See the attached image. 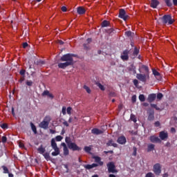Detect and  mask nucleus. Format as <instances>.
I'll return each instance as SVG.
<instances>
[{
  "instance_id": "nucleus-1",
  "label": "nucleus",
  "mask_w": 177,
  "mask_h": 177,
  "mask_svg": "<svg viewBox=\"0 0 177 177\" xmlns=\"http://www.w3.org/2000/svg\"><path fill=\"white\" fill-rule=\"evenodd\" d=\"M141 68L144 70L145 73H137L136 78L139 81H141V82L146 84V82H147V80H150V70L149 69V66L146 65H142Z\"/></svg>"
},
{
  "instance_id": "nucleus-2",
  "label": "nucleus",
  "mask_w": 177,
  "mask_h": 177,
  "mask_svg": "<svg viewBox=\"0 0 177 177\" xmlns=\"http://www.w3.org/2000/svg\"><path fill=\"white\" fill-rule=\"evenodd\" d=\"M65 142L70 150H73V151H81L82 148L78 147L75 142H71V138L70 137H66Z\"/></svg>"
},
{
  "instance_id": "nucleus-3",
  "label": "nucleus",
  "mask_w": 177,
  "mask_h": 177,
  "mask_svg": "<svg viewBox=\"0 0 177 177\" xmlns=\"http://www.w3.org/2000/svg\"><path fill=\"white\" fill-rule=\"evenodd\" d=\"M73 57H77V55L73 53H67L61 57L60 61L66 62V63H69V64L73 66L74 64V59Z\"/></svg>"
},
{
  "instance_id": "nucleus-4",
  "label": "nucleus",
  "mask_w": 177,
  "mask_h": 177,
  "mask_svg": "<svg viewBox=\"0 0 177 177\" xmlns=\"http://www.w3.org/2000/svg\"><path fill=\"white\" fill-rule=\"evenodd\" d=\"M51 147L54 150V151L51 153L53 157H56L60 154V149L57 147V144L56 143V140L55 138L51 139Z\"/></svg>"
},
{
  "instance_id": "nucleus-5",
  "label": "nucleus",
  "mask_w": 177,
  "mask_h": 177,
  "mask_svg": "<svg viewBox=\"0 0 177 177\" xmlns=\"http://www.w3.org/2000/svg\"><path fill=\"white\" fill-rule=\"evenodd\" d=\"M162 23L163 24H168L169 26H171V24H174V19H172V17L169 15H164L162 18Z\"/></svg>"
},
{
  "instance_id": "nucleus-6",
  "label": "nucleus",
  "mask_w": 177,
  "mask_h": 177,
  "mask_svg": "<svg viewBox=\"0 0 177 177\" xmlns=\"http://www.w3.org/2000/svg\"><path fill=\"white\" fill-rule=\"evenodd\" d=\"M107 167H108V172L109 174H117L118 171L115 169V165L113 162H110L109 163L107 164Z\"/></svg>"
},
{
  "instance_id": "nucleus-7",
  "label": "nucleus",
  "mask_w": 177,
  "mask_h": 177,
  "mask_svg": "<svg viewBox=\"0 0 177 177\" xmlns=\"http://www.w3.org/2000/svg\"><path fill=\"white\" fill-rule=\"evenodd\" d=\"M46 118H48L47 117H46L44 120L42 122H41L39 124V128H42L43 129H48V128H49V122L50 121L47 120Z\"/></svg>"
},
{
  "instance_id": "nucleus-8",
  "label": "nucleus",
  "mask_w": 177,
  "mask_h": 177,
  "mask_svg": "<svg viewBox=\"0 0 177 177\" xmlns=\"http://www.w3.org/2000/svg\"><path fill=\"white\" fill-rule=\"evenodd\" d=\"M120 59H122L123 62H128V60H129V50L126 49L123 50Z\"/></svg>"
},
{
  "instance_id": "nucleus-9",
  "label": "nucleus",
  "mask_w": 177,
  "mask_h": 177,
  "mask_svg": "<svg viewBox=\"0 0 177 177\" xmlns=\"http://www.w3.org/2000/svg\"><path fill=\"white\" fill-rule=\"evenodd\" d=\"M153 171L157 176H160L161 174V165L160 163H156L153 165Z\"/></svg>"
},
{
  "instance_id": "nucleus-10",
  "label": "nucleus",
  "mask_w": 177,
  "mask_h": 177,
  "mask_svg": "<svg viewBox=\"0 0 177 177\" xmlns=\"http://www.w3.org/2000/svg\"><path fill=\"white\" fill-rule=\"evenodd\" d=\"M119 17L120 19H122L124 21H127L129 16L127 15V12H125V10L120 9L119 11Z\"/></svg>"
},
{
  "instance_id": "nucleus-11",
  "label": "nucleus",
  "mask_w": 177,
  "mask_h": 177,
  "mask_svg": "<svg viewBox=\"0 0 177 177\" xmlns=\"http://www.w3.org/2000/svg\"><path fill=\"white\" fill-rule=\"evenodd\" d=\"M149 140L151 143H161V139L156 136H151L149 137Z\"/></svg>"
},
{
  "instance_id": "nucleus-12",
  "label": "nucleus",
  "mask_w": 177,
  "mask_h": 177,
  "mask_svg": "<svg viewBox=\"0 0 177 177\" xmlns=\"http://www.w3.org/2000/svg\"><path fill=\"white\" fill-rule=\"evenodd\" d=\"M158 5H160V1L158 0H151L150 6L153 9H156Z\"/></svg>"
},
{
  "instance_id": "nucleus-13",
  "label": "nucleus",
  "mask_w": 177,
  "mask_h": 177,
  "mask_svg": "<svg viewBox=\"0 0 177 177\" xmlns=\"http://www.w3.org/2000/svg\"><path fill=\"white\" fill-rule=\"evenodd\" d=\"M159 138L161 139V140H165V139H168V133L164 131H160L159 133Z\"/></svg>"
},
{
  "instance_id": "nucleus-14",
  "label": "nucleus",
  "mask_w": 177,
  "mask_h": 177,
  "mask_svg": "<svg viewBox=\"0 0 177 177\" xmlns=\"http://www.w3.org/2000/svg\"><path fill=\"white\" fill-rule=\"evenodd\" d=\"M156 97H157V95L156 94H149L147 98L149 103H152V102H154L156 100Z\"/></svg>"
},
{
  "instance_id": "nucleus-15",
  "label": "nucleus",
  "mask_w": 177,
  "mask_h": 177,
  "mask_svg": "<svg viewBox=\"0 0 177 177\" xmlns=\"http://www.w3.org/2000/svg\"><path fill=\"white\" fill-rule=\"evenodd\" d=\"M93 158L95 160V162H97L96 164H97L98 166L100 165V167H102L103 165L104 162L103 161H102V158H100V157L94 156Z\"/></svg>"
},
{
  "instance_id": "nucleus-16",
  "label": "nucleus",
  "mask_w": 177,
  "mask_h": 177,
  "mask_svg": "<svg viewBox=\"0 0 177 177\" xmlns=\"http://www.w3.org/2000/svg\"><path fill=\"white\" fill-rule=\"evenodd\" d=\"M96 167H99V165L97 163H93L91 165H84V167L85 169H92V168H96Z\"/></svg>"
},
{
  "instance_id": "nucleus-17",
  "label": "nucleus",
  "mask_w": 177,
  "mask_h": 177,
  "mask_svg": "<svg viewBox=\"0 0 177 177\" xmlns=\"http://www.w3.org/2000/svg\"><path fill=\"white\" fill-rule=\"evenodd\" d=\"M117 142L119 145H125L127 143V138L124 136H120L118 138Z\"/></svg>"
},
{
  "instance_id": "nucleus-18",
  "label": "nucleus",
  "mask_w": 177,
  "mask_h": 177,
  "mask_svg": "<svg viewBox=\"0 0 177 177\" xmlns=\"http://www.w3.org/2000/svg\"><path fill=\"white\" fill-rule=\"evenodd\" d=\"M91 133L93 135H102V133H103V131L97 128H94L91 130Z\"/></svg>"
},
{
  "instance_id": "nucleus-19",
  "label": "nucleus",
  "mask_w": 177,
  "mask_h": 177,
  "mask_svg": "<svg viewBox=\"0 0 177 177\" xmlns=\"http://www.w3.org/2000/svg\"><path fill=\"white\" fill-rule=\"evenodd\" d=\"M77 12L78 15H85L86 10L82 6L77 7Z\"/></svg>"
},
{
  "instance_id": "nucleus-20",
  "label": "nucleus",
  "mask_w": 177,
  "mask_h": 177,
  "mask_svg": "<svg viewBox=\"0 0 177 177\" xmlns=\"http://www.w3.org/2000/svg\"><path fill=\"white\" fill-rule=\"evenodd\" d=\"M68 66H72L70 63L68 62H64V63H59L58 64V67L59 68H66V67H68Z\"/></svg>"
},
{
  "instance_id": "nucleus-21",
  "label": "nucleus",
  "mask_w": 177,
  "mask_h": 177,
  "mask_svg": "<svg viewBox=\"0 0 177 177\" xmlns=\"http://www.w3.org/2000/svg\"><path fill=\"white\" fill-rule=\"evenodd\" d=\"M154 120V111L148 112V121H153Z\"/></svg>"
},
{
  "instance_id": "nucleus-22",
  "label": "nucleus",
  "mask_w": 177,
  "mask_h": 177,
  "mask_svg": "<svg viewBox=\"0 0 177 177\" xmlns=\"http://www.w3.org/2000/svg\"><path fill=\"white\" fill-rule=\"evenodd\" d=\"M102 28H104V27H110V21L107 20H104L101 24Z\"/></svg>"
},
{
  "instance_id": "nucleus-23",
  "label": "nucleus",
  "mask_w": 177,
  "mask_h": 177,
  "mask_svg": "<svg viewBox=\"0 0 177 177\" xmlns=\"http://www.w3.org/2000/svg\"><path fill=\"white\" fill-rule=\"evenodd\" d=\"M34 64H35L36 66H44V64H45V62L43 60L37 59L36 61H34Z\"/></svg>"
},
{
  "instance_id": "nucleus-24",
  "label": "nucleus",
  "mask_w": 177,
  "mask_h": 177,
  "mask_svg": "<svg viewBox=\"0 0 177 177\" xmlns=\"http://www.w3.org/2000/svg\"><path fill=\"white\" fill-rule=\"evenodd\" d=\"M140 52V50H139V48H138L137 47H135L133 52V55L134 56V57H137Z\"/></svg>"
},
{
  "instance_id": "nucleus-25",
  "label": "nucleus",
  "mask_w": 177,
  "mask_h": 177,
  "mask_svg": "<svg viewBox=\"0 0 177 177\" xmlns=\"http://www.w3.org/2000/svg\"><path fill=\"white\" fill-rule=\"evenodd\" d=\"M126 37L129 38H133L135 33L132 32L131 30L125 32Z\"/></svg>"
},
{
  "instance_id": "nucleus-26",
  "label": "nucleus",
  "mask_w": 177,
  "mask_h": 177,
  "mask_svg": "<svg viewBox=\"0 0 177 177\" xmlns=\"http://www.w3.org/2000/svg\"><path fill=\"white\" fill-rule=\"evenodd\" d=\"M37 151L40 153V154H44L46 149L45 148H44L43 145H41L38 149H37Z\"/></svg>"
},
{
  "instance_id": "nucleus-27",
  "label": "nucleus",
  "mask_w": 177,
  "mask_h": 177,
  "mask_svg": "<svg viewBox=\"0 0 177 177\" xmlns=\"http://www.w3.org/2000/svg\"><path fill=\"white\" fill-rule=\"evenodd\" d=\"M45 160H46V161H50L52 160V158L50 157V155H49V153L46 152L45 153L43 154Z\"/></svg>"
},
{
  "instance_id": "nucleus-28",
  "label": "nucleus",
  "mask_w": 177,
  "mask_h": 177,
  "mask_svg": "<svg viewBox=\"0 0 177 177\" xmlns=\"http://www.w3.org/2000/svg\"><path fill=\"white\" fill-rule=\"evenodd\" d=\"M106 146L110 147V146H113V147H117V144L114 143V142L113 141V140H110L109 141H108V142L106 143Z\"/></svg>"
},
{
  "instance_id": "nucleus-29",
  "label": "nucleus",
  "mask_w": 177,
  "mask_h": 177,
  "mask_svg": "<svg viewBox=\"0 0 177 177\" xmlns=\"http://www.w3.org/2000/svg\"><path fill=\"white\" fill-rule=\"evenodd\" d=\"M154 147H156V145H154L153 144H149L148 145L147 147V151H153V150H154Z\"/></svg>"
},
{
  "instance_id": "nucleus-30",
  "label": "nucleus",
  "mask_w": 177,
  "mask_h": 177,
  "mask_svg": "<svg viewBox=\"0 0 177 177\" xmlns=\"http://www.w3.org/2000/svg\"><path fill=\"white\" fill-rule=\"evenodd\" d=\"M30 127L32 132L35 133V135H37V127L34 125V123L30 122Z\"/></svg>"
},
{
  "instance_id": "nucleus-31",
  "label": "nucleus",
  "mask_w": 177,
  "mask_h": 177,
  "mask_svg": "<svg viewBox=\"0 0 177 177\" xmlns=\"http://www.w3.org/2000/svg\"><path fill=\"white\" fill-rule=\"evenodd\" d=\"M95 85H97V86H98L101 91H106V88H104V86H103L101 83L96 82Z\"/></svg>"
},
{
  "instance_id": "nucleus-32",
  "label": "nucleus",
  "mask_w": 177,
  "mask_h": 177,
  "mask_svg": "<svg viewBox=\"0 0 177 177\" xmlns=\"http://www.w3.org/2000/svg\"><path fill=\"white\" fill-rule=\"evenodd\" d=\"M165 1V3L166 4L167 6H168V8H171V6H172V2L171 1V0H164Z\"/></svg>"
},
{
  "instance_id": "nucleus-33",
  "label": "nucleus",
  "mask_w": 177,
  "mask_h": 177,
  "mask_svg": "<svg viewBox=\"0 0 177 177\" xmlns=\"http://www.w3.org/2000/svg\"><path fill=\"white\" fill-rule=\"evenodd\" d=\"M138 99L140 102H145V100H146V97H145V95L140 94L138 97Z\"/></svg>"
},
{
  "instance_id": "nucleus-34",
  "label": "nucleus",
  "mask_w": 177,
  "mask_h": 177,
  "mask_svg": "<svg viewBox=\"0 0 177 177\" xmlns=\"http://www.w3.org/2000/svg\"><path fill=\"white\" fill-rule=\"evenodd\" d=\"M64 156H68V154H70V151H68V148H64Z\"/></svg>"
},
{
  "instance_id": "nucleus-35",
  "label": "nucleus",
  "mask_w": 177,
  "mask_h": 177,
  "mask_svg": "<svg viewBox=\"0 0 177 177\" xmlns=\"http://www.w3.org/2000/svg\"><path fill=\"white\" fill-rule=\"evenodd\" d=\"M84 150L86 153H91V150H92V149L90 147L86 146L84 147Z\"/></svg>"
},
{
  "instance_id": "nucleus-36",
  "label": "nucleus",
  "mask_w": 177,
  "mask_h": 177,
  "mask_svg": "<svg viewBox=\"0 0 177 177\" xmlns=\"http://www.w3.org/2000/svg\"><path fill=\"white\" fill-rule=\"evenodd\" d=\"M1 168L3 169V174H9V169L6 166H2Z\"/></svg>"
},
{
  "instance_id": "nucleus-37",
  "label": "nucleus",
  "mask_w": 177,
  "mask_h": 177,
  "mask_svg": "<svg viewBox=\"0 0 177 177\" xmlns=\"http://www.w3.org/2000/svg\"><path fill=\"white\" fill-rule=\"evenodd\" d=\"M55 140L57 142H62V140H63V136H57L55 137Z\"/></svg>"
},
{
  "instance_id": "nucleus-38",
  "label": "nucleus",
  "mask_w": 177,
  "mask_h": 177,
  "mask_svg": "<svg viewBox=\"0 0 177 177\" xmlns=\"http://www.w3.org/2000/svg\"><path fill=\"white\" fill-rule=\"evenodd\" d=\"M152 73L155 77H160V73L156 69H153Z\"/></svg>"
},
{
  "instance_id": "nucleus-39",
  "label": "nucleus",
  "mask_w": 177,
  "mask_h": 177,
  "mask_svg": "<svg viewBox=\"0 0 177 177\" xmlns=\"http://www.w3.org/2000/svg\"><path fill=\"white\" fill-rule=\"evenodd\" d=\"M130 120H131V121L133 122H136V121H138V120H136V116H135L133 114L131 115Z\"/></svg>"
},
{
  "instance_id": "nucleus-40",
  "label": "nucleus",
  "mask_w": 177,
  "mask_h": 177,
  "mask_svg": "<svg viewBox=\"0 0 177 177\" xmlns=\"http://www.w3.org/2000/svg\"><path fill=\"white\" fill-rule=\"evenodd\" d=\"M133 151L132 156H134V157H136V154L138 152V148H136V147H133Z\"/></svg>"
},
{
  "instance_id": "nucleus-41",
  "label": "nucleus",
  "mask_w": 177,
  "mask_h": 177,
  "mask_svg": "<svg viewBox=\"0 0 177 177\" xmlns=\"http://www.w3.org/2000/svg\"><path fill=\"white\" fill-rule=\"evenodd\" d=\"M83 88L85 89V91H86L87 93H91V88L88 86L84 85Z\"/></svg>"
},
{
  "instance_id": "nucleus-42",
  "label": "nucleus",
  "mask_w": 177,
  "mask_h": 177,
  "mask_svg": "<svg viewBox=\"0 0 177 177\" xmlns=\"http://www.w3.org/2000/svg\"><path fill=\"white\" fill-rule=\"evenodd\" d=\"M162 97H164V95H162V93H159L157 94V99H158L159 100H161Z\"/></svg>"
},
{
  "instance_id": "nucleus-43",
  "label": "nucleus",
  "mask_w": 177,
  "mask_h": 177,
  "mask_svg": "<svg viewBox=\"0 0 177 177\" xmlns=\"http://www.w3.org/2000/svg\"><path fill=\"white\" fill-rule=\"evenodd\" d=\"M133 84L136 86V88H138V85H139V80L136 79L133 80Z\"/></svg>"
},
{
  "instance_id": "nucleus-44",
  "label": "nucleus",
  "mask_w": 177,
  "mask_h": 177,
  "mask_svg": "<svg viewBox=\"0 0 177 177\" xmlns=\"http://www.w3.org/2000/svg\"><path fill=\"white\" fill-rule=\"evenodd\" d=\"M71 110H73V108H71V106H69L66 109V113H67V114H68V115H71Z\"/></svg>"
},
{
  "instance_id": "nucleus-45",
  "label": "nucleus",
  "mask_w": 177,
  "mask_h": 177,
  "mask_svg": "<svg viewBox=\"0 0 177 177\" xmlns=\"http://www.w3.org/2000/svg\"><path fill=\"white\" fill-rule=\"evenodd\" d=\"M156 176L154 175V174L151 173V172H149L145 175V177H155Z\"/></svg>"
},
{
  "instance_id": "nucleus-46",
  "label": "nucleus",
  "mask_w": 177,
  "mask_h": 177,
  "mask_svg": "<svg viewBox=\"0 0 177 177\" xmlns=\"http://www.w3.org/2000/svg\"><path fill=\"white\" fill-rule=\"evenodd\" d=\"M66 110H67V108H66V106H63L62 107V113L63 114V115H66Z\"/></svg>"
},
{
  "instance_id": "nucleus-47",
  "label": "nucleus",
  "mask_w": 177,
  "mask_h": 177,
  "mask_svg": "<svg viewBox=\"0 0 177 177\" xmlns=\"http://www.w3.org/2000/svg\"><path fill=\"white\" fill-rule=\"evenodd\" d=\"M19 74H20L21 75H23V77H25V75H26V70L21 69V70L19 71Z\"/></svg>"
},
{
  "instance_id": "nucleus-48",
  "label": "nucleus",
  "mask_w": 177,
  "mask_h": 177,
  "mask_svg": "<svg viewBox=\"0 0 177 177\" xmlns=\"http://www.w3.org/2000/svg\"><path fill=\"white\" fill-rule=\"evenodd\" d=\"M1 142L2 143H6V142H8V138H6V136H3L1 138Z\"/></svg>"
},
{
  "instance_id": "nucleus-49",
  "label": "nucleus",
  "mask_w": 177,
  "mask_h": 177,
  "mask_svg": "<svg viewBox=\"0 0 177 177\" xmlns=\"http://www.w3.org/2000/svg\"><path fill=\"white\" fill-rule=\"evenodd\" d=\"M48 95H49V91L46 90L42 93L41 96H48Z\"/></svg>"
},
{
  "instance_id": "nucleus-50",
  "label": "nucleus",
  "mask_w": 177,
  "mask_h": 177,
  "mask_svg": "<svg viewBox=\"0 0 177 177\" xmlns=\"http://www.w3.org/2000/svg\"><path fill=\"white\" fill-rule=\"evenodd\" d=\"M151 107L156 109V110H160V108L158 106H157V104H151Z\"/></svg>"
},
{
  "instance_id": "nucleus-51",
  "label": "nucleus",
  "mask_w": 177,
  "mask_h": 177,
  "mask_svg": "<svg viewBox=\"0 0 177 177\" xmlns=\"http://www.w3.org/2000/svg\"><path fill=\"white\" fill-rule=\"evenodd\" d=\"M2 129H8V124L6 123H3L1 125Z\"/></svg>"
},
{
  "instance_id": "nucleus-52",
  "label": "nucleus",
  "mask_w": 177,
  "mask_h": 177,
  "mask_svg": "<svg viewBox=\"0 0 177 177\" xmlns=\"http://www.w3.org/2000/svg\"><path fill=\"white\" fill-rule=\"evenodd\" d=\"M26 85H28V86H32V81H26Z\"/></svg>"
},
{
  "instance_id": "nucleus-53",
  "label": "nucleus",
  "mask_w": 177,
  "mask_h": 177,
  "mask_svg": "<svg viewBox=\"0 0 177 177\" xmlns=\"http://www.w3.org/2000/svg\"><path fill=\"white\" fill-rule=\"evenodd\" d=\"M131 101H132V103H136V95L132 96Z\"/></svg>"
},
{
  "instance_id": "nucleus-54",
  "label": "nucleus",
  "mask_w": 177,
  "mask_h": 177,
  "mask_svg": "<svg viewBox=\"0 0 177 177\" xmlns=\"http://www.w3.org/2000/svg\"><path fill=\"white\" fill-rule=\"evenodd\" d=\"M154 125L156 128H158V127H160V125H161V123H160L159 121H157L154 123Z\"/></svg>"
},
{
  "instance_id": "nucleus-55",
  "label": "nucleus",
  "mask_w": 177,
  "mask_h": 177,
  "mask_svg": "<svg viewBox=\"0 0 177 177\" xmlns=\"http://www.w3.org/2000/svg\"><path fill=\"white\" fill-rule=\"evenodd\" d=\"M83 46H84V49H85L86 50H88L89 49V45H88V44H83Z\"/></svg>"
},
{
  "instance_id": "nucleus-56",
  "label": "nucleus",
  "mask_w": 177,
  "mask_h": 177,
  "mask_svg": "<svg viewBox=\"0 0 177 177\" xmlns=\"http://www.w3.org/2000/svg\"><path fill=\"white\" fill-rule=\"evenodd\" d=\"M64 167L66 169V174H68V171H69V169H68V165L65 164V165H64Z\"/></svg>"
},
{
  "instance_id": "nucleus-57",
  "label": "nucleus",
  "mask_w": 177,
  "mask_h": 177,
  "mask_svg": "<svg viewBox=\"0 0 177 177\" xmlns=\"http://www.w3.org/2000/svg\"><path fill=\"white\" fill-rule=\"evenodd\" d=\"M61 10H62V12H67V7H66V6H62V7L61 8Z\"/></svg>"
},
{
  "instance_id": "nucleus-58",
  "label": "nucleus",
  "mask_w": 177,
  "mask_h": 177,
  "mask_svg": "<svg viewBox=\"0 0 177 177\" xmlns=\"http://www.w3.org/2000/svg\"><path fill=\"white\" fill-rule=\"evenodd\" d=\"M27 46H28V43L24 42V43L23 44V48H24V49H26V48H27Z\"/></svg>"
},
{
  "instance_id": "nucleus-59",
  "label": "nucleus",
  "mask_w": 177,
  "mask_h": 177,
  "mask_svg": "<svg viewBox=\"0 0 177 177\" xmlns=\"http://www.w3.org/2000/svg\"><path fill=\"white\" fill-rule=\"evenodd\" d=\"M61 146H62V147H64V149H66L67 148V145H66V143H64V142H62L61 144Z\"/></svg>"
},
{
  "instance_id": "nucleus-60",
  "label": "nucleus",
  "mask_w": 177,
  "mask_h": 177,
  "mask_svg": "<svg viewBox=\"0 0 177 177\" xmlns=\"http://www.w3.org/2000/svg\"><path fill=\"white\" fill-rule=\"evenodd\" d=\"M171 133H175V132H176V130L175 129L174 127L171 128Z\"/></svg>"
},
{
  "instance_id": "nucleus-61",
  "label": "nucleus",
  "mask_w": 177,
  "mask_h": 177,
  "mask_svg": "<svg viewBox=\"0 0 177 177\" xmlns=\"http://www.w3.org/2000/svg\"><path fill=\"white\" fill-rule=\"evenodd\" d=\"M48 97H50V99H53L54 96H53V94L49 93L48 95Z\"/></svg>"
},
{
  "instance_id": "nucleus-62",
  "label": "nucleus",
  "mask_w": 177,
  "mask_h": 177,
  "mask_svg": "<svg viewBox=\"0 0 177 177\" xmlns=\"http://www.w3.org/2000/svg\"><path fill=\"white\" fill-rule=\"evenodd\" d=\"M87 44H91V42H92V39L91 38H88L86 39Z\"/></svg>"
},
{
  "instance_id": "nucleus-63",
  "label": "nucleus",
  "mask_w": 177,
  "mask_h": 177,
  "mask_svg": "<svg viewBox=\"0 0 177 177\" xmlns=\"http://www.w3.org/2000/svg\"><path fill=\"white\" fill-rule=\"evenodd\" d=\"M173 5H174V6H177V0H173Z\"/></svg>"
},
{
  "instance_id": "nucleus-64",
  "label": "nucleus",
  "mask_w": 177,
  "mask_h": 177,
  "mask_svg": "<svg viewBox=\"0 0 177 177\" xmlns=\"http://www.w3.org/2000/svg\"><path fill=\"white\" fill-rule=\"evenodd\" d=\"M63 124L65 125V127H68V122H67V121H65L63 122Z\"/></svg>"
}]
</instances>
